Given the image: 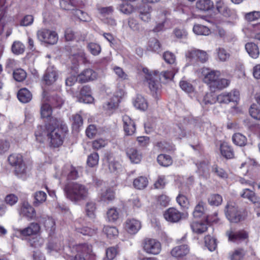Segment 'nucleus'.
<instances>
[{"label": "nucleus", "mask_w": 260, "mask_h": 260, "mask_svg": "<svg viewBox=\"0 0 260 260\" xmlns=\"http://www.w3.org/2000/svg\"><path fill=\"white\" fill-rule=\"evenodd\" d=\"M68 132V126L65 123H60L56 126L51 124L38 127L35 133L36 140L43 143L47 138L51 147H58L63 143L64 134Z\"/></svg>", "instance_id": "nucleus-1"}, {"label": "nucleus", "mask_w": 260, "mask_h": 260, "mask_svg": "<svg viewBox=\"0 0 260 260\" xmlns=\"http://www.w3.org/2000/svg\"><path fill=\"white\" fill-rule=\"evenodd\" d=\"M63 190L67 198L74 202L86 200L89 195L88 188L77 182L70 181L66 183Z\"/></svg>", "instance_id": "nucleus-2"}, {"label": "nucleus", "mask_w": 260, "mask_h": 260, "mask_svg": "<svg viewBox=\"0 0 260 260\" xmlns=\"http://www.w3.org/2000/svg\"><path fill=\"white\" fill-rule=\"evenodd\" d=\"M143 71L146 74L145 78L147 81L149 88L153 92H156L160 88V81L164 82L168 79H172L175 75V73L171 71L159 73L157 71L150 72L148 69L144 68Z\"/></svg>", "instance_id": "nucleus-3"}, {"label": "nucleus", "mask_w": 260, "mask_h": 260, "mask_svg": "<svg viewBox=\"0 0 260 260\" xmlns=\"http://www.w3.org/2000/svg\"><path fill=\"white\" fill-rule=\"evenodd\" d=\"M76 252L74 260H95L96 255L92 246L88 243L77 244L73 247Z\"/></svg>", "instance_id": "nucleus-4"}, {"label": "nucleus", "mask_w": 260, "mask_h": 260, "mask_svg": "<svg viewBox=\"0 0 260 260\" xmlns=\"http://www.w3.org/2000/svg\"><path fill=\"white\" fill-rule=\"evenodd\" d=\"M225 213L227 218L231 222L238 223L242 219V216L234 202L228 203L225 208Z\"/></svg>", "instance_id": "nucleus-5"}, {"label": "nucleus", "mask_w": 260, "mask_h": 260, "mask_svg": "<svg viewBox=\"0 0 260 260\" xmlns=\"http://www.w3.org/2000/svg\"><path fill=\"white\" fill-rule=\"evenodd\" d=\"M37 35L40 41L49 44H55L58 41V35L54 31L41 29L37 31Z\"/></svg>", "instance_id": "nucleus-6"}, {"label": "nucleus", "mask_w": 260, "mask_h": 260, "mask_svg": "<svg viewBox=\"0 0 260 260\" xmlns=\"http://www.w3.org/2000/svg\"><path fill=\"white\" fill-rule=\"evenodd\" d=\"M143 249L148 254L156 255L161 249L160 243L154 239H146L143 242Z\"/></svg>", "instance_id": "nucleus-7"}, {"label": "nucleus", "mask_w": 260, "mask_h": 260, "mask_svg": "<svg viewBox=\"0 0 260 260\" xmlns=\"http://www.w3.org/2000/svg\"><path fill=\"white\" fill-rule=\"evenodd\" d=\"M187 58L190 60H197L202 63H204L208 60L207 53L203 50L196 49L188 50L185 54Z\"/></svg>", "instance_id": "nucleus-8"}, {"label": "nucleus", "mask_w": 260, "mask_h": 260, "mask_svg": "<svg viewBox=\"0 0 260 260\" xmlns=\"http://www.w3.org/2000/svg\"><path fill=\"white\" fill-rule=\"evenodd\" d=\"M226 235L229 240L233 242H240L248 238V233L244 230L234 232L232 230L227 231Z\"/></svg>", "instance_id": "nucleus-9"}, {"label": "nucleus", "mask_w": 260, "mask_h": 260, "mask_svg": "<svg viewBox=\"0 0 260 260\" xmlns=\"http://www.w3.org/2000/svg\"><path fill=\"white\" fill-rule=\"evenodd\" d=\"M165 219L171 223H177L181 219L182 213L175 208H169L164 213Z\"/></svg>", "instance_id": "nucleus-10"}, {"label": "nucleus", "mask_w": 260, "mask_h": 260, "mask_svg": "<svg viewBox=\"0 0 260 260\" xmlns=\"http://www.w3.org/2000/svg\"><path fill=\"white\" fill-rule=\"evenodd\" d=\"M239 92L235 90L230 93H223L218 95L216 96V100L219 103L227 104L230 102H236L239 99Z\"/></svg>", "instance_id": "nucleus-11"}, {"label": "nucleus", "mask_w": 260, "mask_h": 260, "mask_svg": "<svg viewBox=\"0 0 260 260\" xmlns=\"http://www.w3.org/2000/svg\"><path fill=\"white\" fill-rule=\"evenodd\" d=\"M56 175L60 176V179L63 177H66L68 180H75L78 177V172L75 168L70 165H66L61 171L57 172Z\"/></svg>", "instance_id": "nucleus-12"}, {"label": "nucleus", "mask_w": 260, "mask_h": 260, "mask_svg": "<svg viewBox=\"0 0 260 260\" xmlns=\"http://www.w3.org/2000/svg\"><path fill=\"white\" fill-rule=\"evenodd\" d=\"M152 8L148 5L140 6L138 9V16L140 20L145 23H148L152 18Z\"/></svg>", "instance_id": "nucleus-13"}, {"label": "nucleus", "mask_w": 260, "mask_h": 260, "mask_svg": "<svg viewBox=\"0 0 260 260\" xmlns=\"http://www.w3.org/2000/svg\"><path fill=\"white\" fill-rule=\"evenodd\" d=\"M125 230L131 234H136L141 228V222L134 218L128 219L125 222Z\"/></svg>", "instance_id": "nucleus-14"}, {"label": "nucleus", "mask_w": 260, "mask_h": 260, "mask_svg": "<svg viewBox=\"0 0 260 260\" xmlns=\"http://www.w3.org/2000/svg\"><path fill=\"white\" fill-rule=\"evenodd\" d=\"M58 78L57 72L53 67L47 68L43 76V81L47 85L53 84Z\"/></svg>", "instance_id": "nucleus-15"}, {"label": "nucleus", "mask_w": 260, "mask_h": 260, "mask_svg": "<svg viewBox=\"0 0 260 260\" xmlns=\"http://www.w3.org/2000/svg\"><path fill=\"white\" fill-rule=\"evenodd\" d=\"M97 74L91 69H86L83 71L78 76L79 82L85 83L93 81L97 78Z\"/></svg>", "instance_id": "nucleus-16"}, {"label": "nucleus", "mask_w": 260, "mask_h": 260, "mask_svg": "<svg viewBox=\"0 0 260 260\" xmlns=\"http://www.w3.org/2000/svg\"><path fill=\"white\" fill-rule=\"evenodd\" d=\"M122 121L123 129L126 135L128 136L133 135L136 131V125L134 121L127 115L123 116Z\"/></svg>", "instance_id": "nucleus-17"}, {"label": "nucleus", "mask_w": 260, "mask_h": 260, "mask_svg": "<svg viewBox=\"0 0 260 260\" xmlns=\"http://www.w3.org/2000/svg\"><path fill=\"white\" fill-rule=\"evenodd\" d=\"M216 9L219 13L224 17H231L232 19H235L237 17L235 12L230 9L222 2L219 1L217 2Z\"/></svg>", "instance_id": "nucleus-18"}, {"label": "nucleus", "mask_w": 260, "mask_h": 260, "mask_svg": "<svg viewBox=\"0 0 260 260\" xmlns=\"http://www.w3.org/2000/svg\"><path fill=\"white\" fill-rule=\"evenodd\" d=\"M126 153V155L133 163L138 164L142 158L141 152L135 148H127Z\"/></svg>", "instance_id": "nucleus-19"}, {"label": "nucleus", "mask_w": 260, "mask_h": 260, "mask_svg": "<svg viewBox=\"0 0 260 260\" xmlns=\"http://www.w3.org/2000/svg\"><path fill=\"white\" fill-rule=\"evenodd\" d=\"M40 229V225L37 223H31L28 226L20 230V234L24 236H31L38 234Z\"/></svg>", "instance_id": "nucleus-20"}, {"label": "nucleus", "mask_w": 260, "mask_h": 260, "mask_svg": "<svg viewBox=\"0 0 260 260\" xmlns=\"http://www.w3.org/2000/svg\"><path fill=\"white\" fill-rule=\"evenodd\" d=\"M21 214L28 219H33L36 217V212L32 207L28 203H24L21 208Z\"/></svg>", "instance_id": "nucleus-21"}, {"label": "nucleus", "mask_w": 260, "mask_h": 260, "mask_svg": "<svg viewBox=\"0 0 260 260\" xmlns=\"http://www.w3.org/2000/svg\"><path fill=\"white\" fill-rule=\"evenodd\" d=\"M190 228L193 233L201 234L207 231L208 224L206 222L193 221L190 223Z\"/></svg>", "instance_id": "nucleus-22"}, {"label": "nucleus", "mask_w": 260, "mask_h": 260, "mask_svg": "<svg viewBox=\"0 0 260 260\" xmlns=\"http://www.w3.org/2000/svg\"><path fill=\"white\" fill-rule=\"evenodd\" d=\"M220 76L218 71H211L206 74L204 78L205 83L209 85L210 88L213 85Z\"/></svg>", "instance_id": "nucleus-23"}, {"label": "nucleus", "mask_w": 260, "mask_h": 260, "mask_svg": "<svg viewBox=\"0 0 260 260\" xmlns=\"http://www.w3.org/2000/svg\"><path fill=\"white\" fill-rule=\"evenodd\" d=\"M189 251V249L187 245H182L175 247L171 251V255L176 257H182L187 253Z\"/></svg>", "instance_id": "nucleus-24"}, {"label": "nucleus", "mask_w": 260, "mask_h": 260, "mask_svg": "<svg viewBox=\"0 0 260 260\" xmlns=\"http://www.w3.org/2000/svg\"><path fill=\"white\" fill-rule=\"evenodd\" d=\"M17 98L21 103H27L31 100L32 94L27 89L24 88L18 91Z\"/></svg>", "instance_id": "nucleus-25"}, {"label": "nucleus", "mask_w": 260, "mask_h": 260, "mask_svg": "<svg viewBox=\"0 0 260 260\" xmlns=\"http://www.w3.org/2000/svg\"><path fill=\"white\" fill-rule=\"evenodd\" d=\"M213 6L211 0H198L196 4L197 9L205 12L211 10Z\"/></svg>", "instance_id": "nucleus-26"}, {"label": "nucleus", "mask_w": 260, "mask_h": 260, "mask_svg": "<svg viewBox=\"0 0 260 260\" xmlns=\"http://www.w3.org/2000/svg\"><path fill=\"white\" fill-rule=\"evenodd\" d=\"M80 94L82 96L81 99L84 103H91L93 101V98L91 95V90L89 87L87 86H83L80 90Z\"/></svg>", "instance_id": "nucleus-27"}, {"label": "nucleus", "mask_w": 260, "mask_h": 260, "mask_svg": "<svg viewBox=\"0 0 260 260\" xmlns=\"http://www.w3.org/2000/svg\"><path fill=\"white\" fill-rule=\"evenodd\" d=\"M205 203L200 201L195 206L192 215L194 218H200L205 213Z\"/></svg>", "instance_id": "nucleus-28"}, {"label": "nucleus", "mask_w": 260, "mask_h": 260, "mask_svg": "<svg viewBox=\"0 0 260 260\" xmlns=\"http://www.w3.org/2000/svg\"><path fill=\"white\" fill-rule=\"evenodd\" d=\"M220 152L226 158L230 159L234 157L233 150L227 143H223L220 145Z\"/></svg>", "instance_id": "nucleus-29"}, {"label": "nucleus", "mask_w": 260, "mask_h": 260, "mask_svg": "<svg viewBox=\"0 0 260 260\" xmlns=\"http://www.w3.org/2000/svg\"><path fill=\"white\" fill-rule=\"evenodd\" d=\"M245 49L249 55L256 58L259 55V49L256 45L252 43H248L245 45Z\"/></svg>", "instance_id": "nucleus-30"}, {"label": "nucleus", "mask_w": 260, "mask_h": 260, "mask_svg": "<svg viewBox=\"0 0 260 260\" xmlns=\"http://www.w3.org/2000/svg\"><path fill=\"white\" fill-rule=\"evenodd\" d=\"M157 161L159 165L167 167L172 164L173 160L172 157L167 154H160L157 157Z\"/></svg>", "instance_id": "nucleus-31"}, {"label": "nucleus", "mask_w": 260, "mask_h": 260, "mask_svg": "<svg viewBox=\"0 0 260 260\" xmlns=\"http://www.w3.org/2000/svg\"><path fill=\"white\" fill-rule=\"evenodd\" d=\"M34 197L35 200L34 201V205L37 207L45 202L47 198V194L43 191H38L34 193Z\"/></svg>", "instance_id": "nucleus-32"}, {"label": "nucleus", "mask_w": 260, "mask_h": 260, "mask_svg": "<svg viewBox=\"0 0 260 260\" xmlns=\"http://www.w3.org/2000/svg\"><path fill=\"white\" fill-rule=\"evenodd\" d=\"M60 7L64 10H71L73 12L75 9L73 7H78L80 6L79 2L76 0H70L69 2L65 0H61L60 1Z\"/></svg>", "instance_id": "nucleus-33"}, {"label": "nucleus", "mask_w": 260, "mask_h": 260, "mask_svg": "<svg viewBox=\"0 0 260 260\" xmlns=\"http://www.w3.org/2000/svg\"><path fill=\"white\" fill-rule=\"evenodd\" d=\"M119 101L117 96H114L110 101H108L103 105V108L105 110L110 113L112 110L117 107Z\"/></svg>", "instance_id": "nucleus-34"}, {"label": "nucleus", "mask_w": 260, "mask_h": 260, "mask_svg": "<svg viewBox=\"0 0 260 260\" xmlns=\"http://www.w3.org/2000/svg\"><path fill=\"white\" fill-rule=\"evenodd\" d=\"M148 183L146 177L140 176L136 178L133 181V185L138 189H142L145 188Z\"/></svg>", "instance_id": "nucleus-35"}, {"label": "nucleus", "mask_w": 260, "mask_h": 260, "mask_svg": "<svg viewBox=\"0 0 260 260\" xmlns=\"http://www.w3.org/2000/svg\"><path fill=\"white\" fill-rule=\"evenodd\" d=\"M193 31L196 35L203 36H208L211 32L210 29L208 27L198 24L194 25Z\"/></svg>", "instance_id": "nucleus-36"}, {"label": "nucleus", "mask_w": 260, "mask_h": 260, "mask_svg": "<svg viewBox=\"0 0 260 260\" xmlns=\"http://www.w3.org/2000/svg\"><path fill=\"white\" fill-rule=\"evenodd\" d=\"M100 198L105 202L112 201L115 199V192L111 188L106 189L101 193Z\"/></svg>", "instance_id": "nucleus-37"}, {"label": "nucleus", "mask_w": 260, "mask_h": 260, "mask_svg": "<svg viewBox=\"0 0 260 260\" xmlns=\"http://www.w3.org/2000/svg\"><path fill=\"white\" fill-rule=\"evenodd\" d=\"M134 106L139 109L145 110L147 108V103L143 96L138 95L134 101Z\"/></svg>", "instance_id": "nucleus-38"}, {"label": "nucleus", "mask_w": 260, "mask_h": 260, "mask_svg": "<svg viewBox=\"0 0 260 260\" xmlns=\"http://www.w3.org/2000/svg\"><path fill=\"white\" fill-rule=\"evenodd\" d=\"M119 217V210L116 208L113 207L108 209L107 212V217L109 221L114 222Z\"/></svg>", "instance_id": "nucleus-39"}, {"label": "nucleus", "mask_w": 260, "mask_h": 260, "mask_svg": "<svg viewBox=\"0 0 260 260\" xmlns=\"http://www.w3.org/2000/svg\"><path fill=\"white\" fill-rule=\"evenodd\" d=\"M233 142L235 144L239 146H243L247 143V138L241 133H236L232 137Z\"/></svg>", "instance_id": "nucleus-40"}, {"label": "nucleus", "mask_w": 260, "mask_h": 260, "mask_svg": "<svg viewBox=\"0 0 260 260\" xmlns=\"http://www.w3.org/2000/svg\"><path fill=\"white\" fill-rule=\"evenodd\" d=\"M8 159L10 164L14 167L24 162L22 156L20 154H12L8 157Z\"/></svg>", "instance_id": "nucleus-41"}, {"label": "nucleus", "mask_w": 260, "mask_h": 260, "mask_svg": "<svg viewBox=\"0 0 260 260\" xmlns=\"http://www.w3.org/2000/svg\"><path fill=\"white\" fill-rule=\"evenodd\" d=\"M72 13L81 21L89 22L91 20L90 16L82 10L75 9Z\"/></svg>", "instance_id": "nucleus-42"}, {"label": "nucleus", "mask_w": 260, "mask_h": 260, "mask_svg": "<svg viewBox=\"0 0 260 260\" xmlns=\"http://www.w3.org/2000/svg\"><path fill=\"white\" fill-rule=\"evenodd\" d=\"M103 232L110 239L115 238L118 235V231L115 226H105Z\"/></svg>", "instance_id": "nucleus-43"}, {"label": "nucleus", "mask_w": 260, "mask_h": 260, "mask_svg": "<svg viewBox=\"0 0 260 260\" xmlns=\"http://www.w3.org/2000/svg\"><path fill=\"white\" fill-rule=\"evenodd\" d=\"M230 81L228 79L224 78L219 79L218 78L210 88L211 89H222L228 87L230 84Z\"/></svg>", "instance_id": "nucleus-44"}, {"label": "nucleus", "mask_w": 260, "mask_h": 260, "mask_svg": "<svg viewBox=\"0 0 260 260\" xmlns=\"http://www.w3.org/2000/svg\"><path fill=\"white\" fill-rule=\"evenodd\" d=\"M241 196L243 198H246L252 203H256L257 202V199L255 194V193L249 189H244L241 193Z\"/></svg>", "instance_id": "nucleus-45"}, {"label": "nucleus", "mask_w": 260, "mask_h": 260, "mask_svg": "<svg viewBox=\"0 0 260 260\" xmlns=\"http://www.w3.org/2000/svg\"><path fill=\"white\" fill-rule=\"evenodd\" d=\"M204 239L205 245L208 249L211 251L215 250L217 247L216 239L209 235L205 236Z\"/></svg>", "instance_id": "nucleus-46"}, {"label": "nucleus", "mask_w": 260, "mask_h": 260, "mask_svg": "<svg viewBox=\"0 0 260 260\" xmlns=\"http://www.w3.org/2000/svg\"><path fill=\"white\" fill-rule=\"evenodd\" d=\"M95 204L93 202H88L86 205L85 212L86 215L90 218H94L95 216Z\"/></svg>", "instance_id": "nucleus-47"}, {"label": "nucleus", "mask_w": 260, "mask_h": 260, "mask_svg": "<svg viewBox=\"0 0 260 260\" xmlns=\"http://www.w3.org/2000/svg\"><path fill=\"white\" fill-rule=\"evenodd\" d=\"M208 201L210 205L218 206L221 204L222 198V197L218 194H213L209 196Z\"/></svg>", "instance_id": "nucleus-48"}, {"label": "nucleus", "mask_w": 260, "mask_h": 260, "mask_svg": "<svg viewBox=\"0 0 260 260\" xmlns=\"http://www.w3.org/2000/svg\"><path fill=\"white\" fill-rule=\"evenodd\" d=\"M26 77V73L21 69H18L13 72V78L18 82L23 81Z\"/></svg>", "instance_id": "nucleus-49"}, {"label": "nucleus", "mask_w": 260, "mask_h": 260, "mask_svg": "<svg viewBox=\"0 0 260 260\" xmlns=\"http://www.w3.org/2000/svg\"><path fill=\"white\" fill-rule=\"evenodd\" d=\"M73 128L77 131L82 125L83 120L80 115L76 114L72 117Z\"/></svg>", "instance_id": "nucleus-50"}, {"label": "nucleus", "mask_w": 260, "mask_h": 260, "mask_svg": "<svg viewBox=\"0 0 260 260\" xmlns=\"http://www.w3.org/2000/svg\"><path fill=\"white\" fill-rule=\"evenodd\" d=\"M52 108L48 104H42L41 109L40 113L41 117L43 118H48L52 114Z\"/></svg>", "instance_id": "nucleus-51"}, {"label": "nucleus", "mask_w": 260, "mask_h": 260, "mask_svg": "<svg viewBox=\"0 0 260 260\" xmlns=\"http://www.w3.org/2000/svg\"><path fill=\"white\" fill-rule=\"evenodd\" d=\"M87 49L88 51L93 55H99L101 51V47L100 45L95 43H89L87 45Z\"/></svg>", "instance_id": "nucleus-52"}, {"label": "nucleus", "mask_w": 260, "mask_h": 260, "mask_svg": "<svg viewBox=\"0 0 260 260\" xmlns=\"http://www.w3.org/2000/svg\"><path fill=\"white\" fill-rule=\"evenodd\" d=\"M25 46L19 41H15L12 46V52L16 54H20L24 51Z\"/></svg>", "instance_id": "nucleus-53"}, {"label": "nucleus", "mask_w": 260, "mask_h": 260, "mask_svg": "<svg viewBox=\"0 0 260 260\" xmlns=\"http://www.w3.org/2000/svg\"><path fill=\"white\" fill-rule=\"evenodd\" d=\"M216 96L212 92L207 93L204 96L203 103L205 105L213 104L217 101Z\"/></svg>", "instance_id": "nucleus-54"}, {"label": "nucleus", "mask_w": 260, "mask_h": 260, "mask_svg": "<svg viewBox=\"0 0 260 260\" xmlns=\"http://www.w3.org/2000/svg\"><path fill=\"white\" fill-rule=\"evenodd\" d=\"M99 160V156L96 152L91 153L88 157L87 164L90 167H93L98 165Z\"/></svg>", "instance_id": "nucleus-55"}, {"label": "nucleus", "mask_w": 260, "mask_h": 260, "mask_svg": "<svg viewBox=\"0 0 260 260\" xmlns=\"http://www.w3.org/2000/svg\"><path fill=\"white\" fill-rule=\"evenodd\" d=\"M216 52L219 60L221 61H225L230 57V54L223 48H218L216 49Z\"/></svg>", "instance_id": "nucleus-56"}, {"label": "nucleus", "mask_w": 260, "mask_h": 260, "mask_svg": "<svg viewBox=\"0 0 260 260\" xmlns=\"http://www.w3.org/2000/svg\"><path fill=\"white\" fill-rule=\"evenodd\" d=\"M15 173L18 177H22L26 173V167L23 162L15 167Z\"/></svg>", "instance_id": "nucleus-57"}, {"label": "nucleus", "mask_w": 260, "mask_h": 260, "mask_svg": "<svg viewBox=\"0 0 260 260\" xmlns=\"http://www.w3.org/2000/svg\"><path fill=\"white\" fill-rule=\"evenodd\" d=\"M180 86L183 90L187 93L193 92L194 90L192 85L186 81H181L180 82Z\"/></svg>", "instance_id": "nucleus-58"}, {"label": "nucleus", "mask_w": 260, "mask_h": 260, "mask_svg": "<svg viewBox=\"0 0 260 260\" xmlns=\"http://www.w3.org/2000/svg\"><path fill=\"white\" fill-rule=\"evenodd\" d=\"M249 113L253 118L260 120V109H258L257 105L253 104L249 109Z\"/></svg>", "instance_id": "nucleus-59"}, {"label": "nucleus", "mask_w": 260, "mask_h": 260, "mask_svg": "<svg viewBox=\"0 0 260 260\" xmlns=\"http://www.w3.org/2000/svg\"><path fill=\"white\" fill-rule=\"evenodd\" d=\"M176 201L181 207L183 208H187L189 204V201L185 196L179 193L176 198Z\"/></svg>", "instance_id": "nucleus-60"}, {"label": "nucleus", "mask_w": 260, "mask_h": 260, "mask_svg": "<svg viewBox=\"0 0 260 260\" xmlns=\"http://www.w3.org/2000/svg\"><path fill=\"white\" fill-rule=\"evenodd\" d=\"M109 169L111 172H118L122 169L121 164L117 161H111L109 164Z\"/></svg>", "instance_id": "nucleus-61"}, {"label": "nucleus", "mask_w": 260, "mask_h": 260, "mask_svg": "<svg viewBox=\"0 0 260 260\" xmlns=\"http://www.w3.org/2000/svg\"><path fill=\"white\" fill-rule=\"evenodd\" d=\"M163 58L167 63L169 64H173L176 60L175 55L169 51H166L164 53Z\"/></svg>", "instance_id": "nucleus-62"}, {"label": "nucleus", "mask_w": 260, "mask_h": 260, "mask_svg": "<svg viewBox=\"0 0 260 260\" xmlns=\"http://www.w3.org/2000/svg\"><path fill=\"white\" fill-rule=\"evenodd\" d=\"M118 253L117 249L115 247L108 248L106 250V257L107 260H113Z\"/></svg>", "instance_id": "nucleus-63"}, {"label": "nucleus", "mask_w": 260, "mask_h": 260, "mask_svg": "<svg viewBox=\"0 0 260 260\" xmlns=\"http://www.w3.org/2000/svg\"><path fill=\"white\" fill-rule=\"evenodd\" d=\"M244 254V251L242 249L235 250L231 255V260H241Z\"/></svg>", "instance_id": "nucleus-64"}]
</instances>
